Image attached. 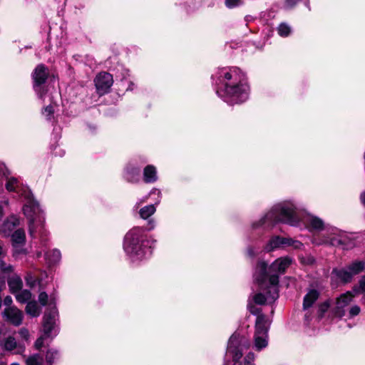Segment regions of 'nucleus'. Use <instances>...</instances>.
I'll return each mask as SVG.
<instances>
[{
    "mask_svg": "<svg viewBox=\"0 0 365 365\" xmlns=\"http://www.w3.org/2000/svg\"><path fill=\"white\" fill-rule=\"evenodd\" d=\"M279 222L307 228L313 232H322L313 236L312 242L315 245H343L346 240L343 232L336 227L325 225L324 221L317 216L301 212L292 200L274 205L259 221L253 222L252 227L253 230L260 227L269 229Z\"/></svg>",
    "mask_w": 365,
    "mask_h": 365,
    "instance_id": "1",
    "label": "nucleus"
},
{
    "mask_svg": "<svg viewBox=\"0 0 365 365\" xmlns=\"http://www.w3.org/2000/svg\"><path fill=\"white\" fill-rule=\"evenodd\" d=\"M291 263L288 257L277 259L269 267L263 261L257 263L254 272V280L258 286V292L253 295L256 304L272 303L279 297V277Z\"/></svg>",
    "mask_w": 365,
    "mask_h": 365,
    "instance_id": "2",
    "label": "nucleus"
},
{
    "mask_svg": "<svg viewBox=\"0 0 365 365\" xmlns=\"http://www.w3.org/2000/svg\"><path fill=\"white\" fill-rule=\"evenodd\" d=\"M212 78L217 95L227 104H240L248 99L250 86L245 73L240 68H219Z\"/></svg>",
    "mask_w": 365,
    "mask_h": 365,
    "instance_id": "3",
    "label": "nucleus"
},
{
    "mask_svg": "<svg viewBox=\"0 0 365 365\" xmlns=\"http://www.w3.org/2000/svg\"><path fill=\"white\" fill-rule=\"evenodd\" d=\"M0 176L6 179L5 186L8 191L19 193L23 190L22 195L25 198L23 212L29 221V235L31 237H35L36 233L41 231L44 222L43 212L38 202L29 190L21 187L22 184L20 180L11 175L9 170L4 163H0Z\"/></svg>",
    "mask_w": 365,
    "mask_h": 365,
    "instance_id": "4",
    "label": "nucleus"
},
{
    "mask_svg": "<svg viewBox=\"0 0 365 365\" xmlns=\"http://www.w3.org/2000/svg\"><path fill=\"white\" fill-rule=\"evenodd\" d=\"M155 227L153 219L148 222L146 230L150 231ZM156 241L145 234V229L135 227L130 230L123 240V250L133 262H138L151 255Z\"/></svg>",
    "mask_w": 365,
    "mask_h": 365,
    "instance_id": "5",
    "label": "nucleus"
},
{
    "mask_svg": "<svg viewBox=\"0 0 365 365\" xmlns=\"http://www.w3.org/2000/svg\"><path fill=\"white\" fill-rule=\"evenodd\" d=\"M249 339L239 332H235L230 338L227 344V354H230L235 362L233 365H240L239 360L242 356V352L250 346Z\"/></svg>",
    "mask_w": 365,
    "mask_h": 365,
    "instance_id": "6",
    "label": "nucleus"
},
{
    "mask_svg": "<svg viewBox=\"0 0 365 365\" xmlns=\"http://www.w3.org/2000/svg\"><path fill=\"white\" fill-rule=\"evenodd\" d=\"M270 322L265 315H259L255 322V347L257 351L265 348L268 344V330Z\"/></svg>",
    "mask_w": 365,
    "mask_h": 365,
    "instance_id": "7",
    "label": "nucleus"
},
{
    "mask_svg": "<svg viewBox=\"0 0 365 365\" xmlns=\"http://www.w3.org/2000/svg\"><path fill=\"white\" fill-rule=\"evenodd\" d=\"M56 312L52 309L49 313H46L43 316V334L35 342L36 349H40L44 343V340L47 338H53L56 336L58 331L56 326Z\"/></svg>",
    "mask_w": 365,
    "mask_h": 365,
    "instance_id": "8",
    "label": "nucleus"
},
{
    "mask_svg": "<svg viewBox=\"0 0 365 365\" xmlns=\"http://www.w3.org/2000/svg\"><path fill=\"white\" fill-rule=\"evenodd\" d=\"M48 76V69L43 64L38 65L32 73L33 87L38 98L44 101L47 89L45 83Z\"/></svg>",
    "mask_w": 365,
    "mask_h": 365,
    "instance_id": "9",
    "label": "nucleus"
},
{
    "mask_svg": "<svg viewBox=\"0 0 365 365\" xmlns=\"http://www.w3.org/2000/svg\"><path fill=\"white\" fill-rule=\"evenodd\" d=\"M355 294L352 291L341 294L336 298L335 306L332 308L333 314L337 317L345 316L347 312V307L352 302Z\"/></svg>",
    "mask_w": 365,
    "mask_h": 365,
    "instance_id": "10",
    "label": "nucleus"
},
{
    "mask_svg": "<svg viewBox=\"0 0 365 365\" xmlns=\"http://www.w3.org/2000/svg\"><path fill=\"white\" fill-rule=\"evenodd\" d=\"M97 91L100 95L108 93L113 83L111 74L107 72H101L98 74L94 80Z\"/></svg>",
    "mask_w": 365,
    "mask_h": 365,
    "instance_id": "11",
    "label": "nucleus"
},
{
    "mask_svg": "<svg viewBox=\"0 0 365 365\" xmlns=\"http://www.w3.org/2000/svg\"><path fill=\"white\" fill-rule=\"evenodd\" d=\"M1 346L4 351L13 352L16 354H23L26 349L25 345L22 342L16 341L12 336H9L2 340Z\"/></svg>",
    "mask_w": 365,
    "mask_h": 365,
    "instance_id": "12",
    "label": "nucleus"
},
{
    "mask_svg": "<svg viewBox=\"0 0 365 365\" xmlns=\"http://www.w3.org/2000/svg\"><path fill=\"white\" fill-rule=\"evenodd\" d=\"M157 195L155 203L153 205H148L142 207L139 211V215L143 219H148L153 215L156 211L155 205H158L161 200V192L157 188H153L149 193V195Z\"/></svg>",
    "mask_w": 365,
    "mask_h": 365,
    "instance_id": "13",
    "label": "nucleus"
},
{
    "mask_svg": "<svg viewBox=\"0 0 365 365\" xmlns=\"http://www.w3.org/2000/svg\"><path fill=\"white\" fill-rule=\"evenodd\" d=\"M19 218L14 215H11L0 225V232L5 236H10L14 229L19 225Z\"/></svg>",
    "mask_w": 365,
    "mask_h": 365,
    "instance_id": "14",
    "label": "nucleus"
},
{
    "mask_svg": "<svg viewBox=\"0 0 365 365\" xmlns=\"http://www.w3.org/2000/svg\"><path fill=\"white\" fill-rule=\"evenodd\" d=\"M4 317L15 326H19L23 320V313L15 307H7L4 311Z\"/></svg>",
    "mask_w": 365,
    "mask_h": 365,
    "instance_id": "15",
    "label": "nucleus"
},
{
    "mask_svg": "<svg viewBox=\"0 0 365 365\" xmlns=\"http://www.w3.org/2000/svg\"><path fill=\"white\" fill-rule=\"evenodd\" d=\"M140 169L132 165H128L125 168L124 178L130 182H137L139 180Z\"/></svg>",
    "mask_w": 365,
    "mask_h": 365,
    "instance_id": "16",
    "label": "nucleus"
},
{
    "mask_svg": "<svg viewBox=\"0 0 365 365\" xmlns=\"http://www.w3.org/2000/svg\"><path fill=\"white\" fill-rule=\"evenodd\" d=\"M143 180L146 183H153L158 180L157 170L155 166L148 165L144 168Z\"/></svg>",
    "mask_w": 365,
    "mask_h": 365,
    "instance_id": "17",
    "label": "nucleus"
},
{
    "mask_svg": "<svg viewBox=\"0 0 365 365\" xmlns=\"http://www.w3.org/2000/svg\"><path fill=\"white\" fill-rule=\"evenodd\" d=\"M7 282L9 287L13 294L22 289L23 282L21 278L17 274H12L11 277H9Z\"/></svg>",
    "mask_w": 365,
    "mask_h": 365,
    "instance_id": "18",
    "label": "nucleus"
},
{
    "mask_svg": "<svg viewBox=\"0 0 365 365\" xmlns=\"http://www.w3.org/2000/svg\"><path fill=\"white\" fill-rule=\"evenodd\" d=\"M319 293L316 289H311L304 297L303 309H307L311 307L313 304L318 299Z\"/></svg>",
    "mask_w": 365,
    "mask_h": 365,
    "instance_id": "19",
    "label": "nucleus"
},
{
    "mask_svg": "<svg viewBox=\"0 0 365 365\" xmlns=\"http://www.w3.org/2000/svg\"><path fill=\"white\" fill-rule=\"evenodd\" d=\"M61 258V252L57 249L45 252V259L49 266L54 265L58 263Z\"/></svg>",
    "mask_w": 365,
    "mask_h": 365,
    "instance_id": "20",
    "label": "nucleus"
},
{
    "mask_svg": "<svg viewBox=\"0 0 365 365\" xmlns=\"http://www.w3.org/2000/svg\"><path fill=\"white\" fill-rule=\"evenodd\" d=\"M12 245H24L26 242V235L23 229L19 228L11 235Z\"/></svg>",
    "mask_w": 365,
    "mask_h": 365,
    "instance_id": "21",
    "label": "nucleus"
},
{
    "mask_svg": "<svg viewBox=\"0 0 365 365\" xmlns=\"http://www.w3.org/2000/svg\"><path fill=\"white\" fill-rule=\"evenodd\" d=\"M332 273L344 282H350L353 277L347 267L344 269H334Z\"/></svg>",
    "mask_w": 365,
    "mask_h": 365,
    "instance_id": "22",
    "label": "nucleus"
},
{
    "mask_svg": "<svg viewBox=\"0 0 365 365\" xmlns=\"http://www.w3.org/2000/svg\"><path fill=\"white\" fill-rule=\"evenodd\" d=\"M283 240L284 237L279 236H274L272 237L265 247L266 251L270 252L274 249L283 247Z\"/></svg>",
    "mask_w": 365,
    "mask_h": 365,
    "instance_id": "23",
    "label": "nucleus"
},
{
    "mask_svg": "<svg viewBox=\"0 0 365 365\" xmlns=\"http://www.w3.org/2000/svg\"><path fill=\"white\" fill-rule=\"evenodd\" d=\"M347 267L354 277L365 269V262L356 260L349 264Z\"/></svg>",
    "mask_w": 365,
    "mask_h": 365,
    "instance_id": "24",
    "label": "nucleus"
},
{
    "mask_svg": "<svg viewBox=\"0 0 365 365\" xmlns=\"http://www.w3.org/2000/svg\"><path fill=\"white\" fill-rule=\"evenodd\" d=\"M26 312L31 317H38L41 313V309L36 301H31L28 302Z\"/></svg>",
    "mask_w": 365,
    "mask_h": 365,
    "instance_id": "25",
    "label": "nucleus"
},
{
    "mask_svg": "<svg viewBox=\"0 0 365 365\" xmlns=\"http://www.w3.org/2000/svg\"><path fill=\"white\" fill-rule=\"evenodd\" d=\"M46 365H53L60 358L58 351L56 349H48L46 354Z\"/></svg>",
    "mask_w": 365,
    "mask_h": 365,
    "instance_id": "26",
    "label": "nucleus"
},
{
    "mask_svg": "<svg viewBox=\"0 0 365 365\" xmlns=\"http://www.w3.org/2000/svg\"><path fill=\"white\" fill-rule=\"evenodd\" d=\"M283 247H291L294 250H302L304 247L303 243L290 237H284Z\"/></svg>",
    "mask_w": 365,
    "mask_h": 365,
    "instance_id": "27",
    "label": "nucleus"
},
{
    "mask_svg": "<svg viewBox=\"0 0 365 365\" xmlns=\"http://www.w3.org/2000/svg\"><path fill=\"white\" fill-rule=\"evenodd\" d=\"M16 294V299L20 303H25L31 298V293L27 289L18 291Z\"/></svg>",
    "mask_w": 365,
    "mask_h": 365,
    "instance_id": "28",
    "label": "nucleus"
},
{
    "mask_svg": "<svg viewBox=\"0 0 365 365\" xmlns=\"http://www.w3.org/2000/svg\"><path fill=\"white\" fill-rule=\"evenodd\" d=\"M43 357L38 354H35L33 355H31L26 359V365H42L43 364Z\"/></svg>",
    "mask_w": 365,
    "mask_h": 365,
    "instance_id": "29",
    "label": "nucleus"
},
{
    "mask_svg": "<svg viewBox=\"0 0 365 365\" xmlns=\"http://www.w3.org/2000/svg\"><path fill=\"white\" fill-rule=\"evenodd\" d=\"M291 28L285 23H282L277 28L278 34L282 37H287L291 33Z\"/></svg>",
    "mask_w": 365,
    "mask_h": 365,
    "instance_id": "30",
    "label": "nucleus"
},
{
    "mask_svg": "<svg viewBox=\"0 0 365 365\" xmlns=\"http://www.w3.org/2000/svg\"><path fill=\"white\" fill-rule=\"evenodd\" d=\"M0 270L4 274H14V267L13 265L7 264L4 261L0 259Z\"/></svg>",
    "mask_w": 365,
    "mask_h": 365,
    "instance_id": "31",
    "label": "nucleus"
},
{
    "mask_svg": "<svg viewBox=\"0 0 365 365\" xmlns=\"http://www.w3.org/2000/svg\"><path fill=\"white\" fill-rule=\"evenodd\" d=\"M0 270L4 274H14V267L13 265L7 264L4 261L0 259Z\"/></svg>",
    "mask_w": 365,
    "mask_h": 365,
    "instance_id": "32",
    "label": "nucleus"
},
{
    "mask_svg": "<svg viewBox=\"0 0 365 365\" xmlns=\"http://www.w3.org/2000/svg\"><path fill=\"white\" fill-rule=\"evenodd\" d=\"M355 294H359V292H365V276H363L359 282V285L358 286H355L354 288H353V291H352Z\"/></svg>",
    "mask_w": 365,
    "mask_h": 365,
    "instance_id": "33",
    "label": "nucleus"
},
{
    "mask_svg": "<svg viewBox=\"0 0 365 365\" xmlns=\"http://www.w3.org/2000/svg\"><path fill=\"white\" fill-rule=\"evenodd\" d=\"M54 113L53 106L50 104L43 109L42 114L48 120L52 119Z\"/></svg>",
    "mask_w": 365,
    "mask_h": 365,
    "instance_id": "34",
    "label": "nucleus"
},
{
    "mask_svg": "<svg viewBox=\"0 0 365 365\" xmlns=\"http://www.w3.org/2000/svg\"><path fill=\"white\" fill-rule=\"evenodd\" d=\"M13 246V256L17 258L20 255H26L27 253L26 249L23 247V245H12Z\"/></svg>",
    "mask_w": 365,
    "mask_h": 365,
    "instance_id": "35",
    "label": "nucleus"
},
{
    "mask_svg": "<svg viewBox=\"0 0 365 365\" xmlns=\"http://www.w3.org/2000/svg\"><path fill=\"white\" fill-rule=\"evenodd\" d=\"M25 280L26 284L30 287H34L36 284V277L31 273H27L26 276L25 277Z\"/></svg>",
    "mask_w": 365,
    "mask_h": 365,
    "instance_id": "36",
    "label": "nucleus"
},
{
    "mask_svg": "<svg viewBox=\"0 0 365 365\" xmlns=\"http://www.w3.org/2000/svg\"><path fill=\"white\" fill-rule=\"evenodd\" d=\"M329 307H330V303L329 302V301H326V302H323L322 304H321L319 306V309H318L319 317H322L324 316V314L327 312V310L329 309Z\"/></svg>",
    "mask_w": 365,
    "mask_h": 365,
    "instance_id": "37",
    "label": "nucleus"
},
{
    "mask_svg": "<svg viewBox=\"0 0 365 365\" xmlns=\"http://www.w3.org/2000/svg\"><path fill=\"white\" fill-rule=\"evenodd\" d=\"M225 6L229 9H233L242 4V0H225Z\"/></svg>",
    "mask_w": 365,
    "mask_h": 365,
    "instance_id": "38",
    "label": "nucleus"
},
{
    "mask_svg": "<svg viewBox=\"0 0 365 365\" xmlns=\"http://www.w3.org/2000/svg\"><path fill=\"white\" fill-rule=\"evenodd\" d=\"M361 312V309L358 305H354L349 309L348 314L349 317L352 318L357 316Z\"/></svg>",
    "mask_w": 365,
    "mask_h": 365,
    "instance_id": "39",
    "label": "nucleus"
},
{
    "mask_svg": "<svg viewBox=\"0 0 365 365\" xmlns=\"http://www.w3.org/2000/svg\"><path fill=\"white\" fill-rule=\"evenodd\" d=\"M48 296L45 292H41L38 295V302L41 306L44 307L47 304Z\"/></svg>",
    "mask_w": 365,
    "mask_h": 365,
    "instance_id": "40",
    "label": "nucleus"
},
{
    "mask_svg": "<svg viewBox=\"0 0 365 365\" xmlns=\"http://www.w3.org/2000/svg\"><path fill=\"white\" fill-rule=\"evenodd\" d=\"M255 354L252 352L248 353L245 356L243 365H255L254 364Z\"/></svg>",
    "mask_w": 365,
    "mask_h": 365,
    "instance_id": "41",
    "label": "nucleus"
},
{
    "mask_svg": "<svg viewBox=\"0 0 365 365\" xmlns=\"http://www.w3.org/2000/svg\"><path fill=\"white\" fill-rule=\"evenodd\" d=\"M19 334L20 336L26 341H29V332L28 329L25 328H22L19 331Z\"/></svg>",
    "mask_w": 365,
    "mask_h": 365,
    "instance_id": "42",
    "label": "nucleus"
},
{
    "mask_svg": "<svg viewBox=\"0 0 365 365\" xmlns=\"http://www.w3.org/2000/svg\"><path fill=\"white\" fill-rule=\"evenodd\" d=\"M248 309H249L250 313H252L254 315H257V318L259 315H263L262 314H260L259 309L258 307H255V305L249 304Z\"/></svg>",
    "mask_w": 365,
    "mask_h": 365,
    "instance_id": "43",
    "label": "nucleus"
},
{
    "mask_svg": "<svg viewBox=\"0 0 365 365\" xmlns=\"http://www.w3.org/2000/svg\"><path fill=\"white\" fill-rule=\"evenodd\" d=\"M13 302L12 298L10 296H6L4 299V304L8 307H11Z\"/></svg>",
    "mask_w": 365,
    "mask_h": 365,
    "instance_id": "44",
    "label": "nucleus"
},
{
    "mask_svg": "<svg viewBox=\"0 0 365 365\" xmlns=\"http://www.w3.org/2000/svg\"><path fill=\"white\" fill-rule=\"evenodd\" d=\"M6 255V250L2 243L0 242V257H4Z\"/></svg>",
    "mask_w": 365,
    "mask_h": 365,
    "instance_id": "45",
    "label": "nucleus"
},
{
    "mask_svg": "<svg viewBox=\"0 0 365 365\" xmlns=\"http://www.w3.org/2000/svg\"><path fill=\"white\" fill-rule=\"evenodd\" d=\"M247 255L250 257H253L255 256V252L254 250V249L252 247H249L247 249Z\"/></svg>",
    "mask_w": 365,
    "mask_h": 365,
    "instance_id": "46",
    "label": "nucleus"
},
{
    "mask_svg": "<svg viewBox=\"0 0 365 365\" xmlns=\"http://www.w3.org/2000/svg\"><path fill=\"white\" fill-rule=\"evenodd\" d=\"M360 199L364 205H365V191L361 194Z\"/></svg>",
    "mask_w": 365,
    "mask_h": 365,
    "instance_id": "47",
    "label": "nucleus"
},
{
    "mask_svg": "<svg viewBox=\"0 0 365 365\" xmlns=\"http://www.w3.org/2000/svg\"><path fill=\"white\" fill-rule=\"evenodd\" d=\"M50 306H51V307H50L49 310H47V311L46 312L45 314H46V313H49V312H50V311H51V310H52V309H55V310H56V312H57V310H56V307H55L54 306H52V304H50ZM57 317H58V312H56V319H57Z\"/></svg>",
    "mask_w": 365,
    "mask_h": 365,
    "instance_id": "48",
    "label": "nucleus"
},
{
    "mask_svg": "<svg viewBox=\"0 0 365 365\" xmlns=\"http://www.w3.org/2000/svg\"><path fill=\"white\" fill-rule=\"evenodd\" d=\"M148 198V196H145L143 199H141L139 200V202H137V205H140V203H143L144 202H145Z\"/></svg>",
    "mask_w": 365,
    "mask_h": 365,
    "instance_id": "49",
    "label": "nucleus"
},
{
    "mask_svg": "<svg viewBox=\"0 0 365 365\" xmlns=\"http://www.w3.org/2000/svg\"><path fill=\"white\" fill-rule=\"evenodd\" d=\"M245 20L246 22H250V21L252 20V17L251 16H246L245 17Z\"/></svg>",
    "mask_w": 365,
    "mask_h": 365,
    "instance_id": "50",
    "label": "nucleus"
},
{
    "mask_svg": "<svg viewBox=\"0 0 365 365\" xmlns=\"http://www.w3.org/2000/svg\"><path fill=\"white\" fill-rule=\"evenodd\" d=\"M4 285H5V283H4V281L0 282V292L2 291V289H3L4 287Z\"/></svg>",
    "mask_w": 365,
    "mask_h": 365,
    "instance_id": "51",
    "label": "nucleus"
},
{
    "mask_svg": "<svg viewBox=\"0 0 365 365\" xmlns=\"http://www.w3.org/2000/svg\"><path fill=\"white\" fill-rule=\"evenodd\" d=\"M313 261H314V260H313V259H312V258H309V261H308V262H307V263H312V262H313Z\"/></svg>",
    "mask_w": 365,
    "mask_h": 365,
    "instance_id": "52",
    "label": "nucleus"
},
{
    "mask_svg": "<svg viewBox=\"0 0 365 365\" xmlns=\"http://www.w3.org/2000/svg\"><path fill=\"white\" fill-rule=\"evenodd\" d=\"M41 255V252H38V253H37V257H39Z\"/></svg>",
    "mask_w": 365,
    "mask_h": 365,
    "instance_id": "53",
    "label": "nucleus"
},
{
    "mask_svg": "<svg viewBox=\"0 0 365 365\" xmlns=\"http://www.w3.org/2000/svg\"><path fill=\"white\" fill-rule=\"evenodd\" d=\"M0 365H6V364L4 362H0Z\"/></svg>",
    "mask_w": 365,
    "mask_h": 365,
    "instance_id": "54",
    "label": "nucleus"
},
{
    "mask_svg": "<svg viewBox=\"0 0 365 365\" xmlns=\"http://www.w3.org/2000/svg\"><path fill=\"white\" fill-rule=\"evenodd\" d=\"M11 365H19V364H17V363H13V364H11Z\"/></svg>",
    "mask_w": 365,
    "mask_h": 365,
    "instance_id": "55",
    "label": "nucleus"
}]
</instances>
